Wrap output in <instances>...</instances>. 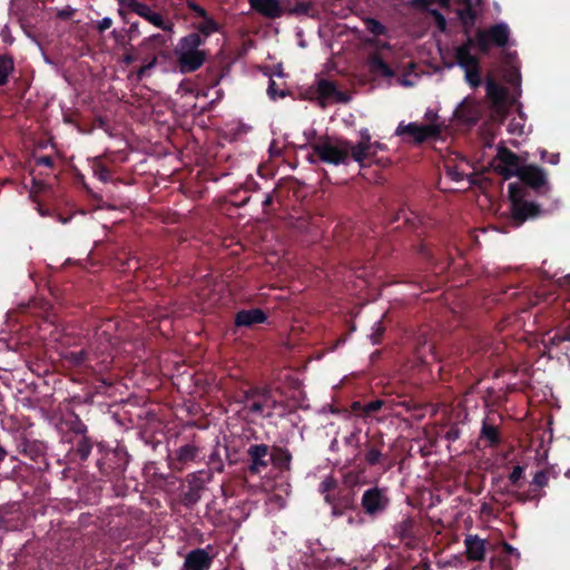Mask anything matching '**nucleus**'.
<instances>
[{"label": "nucleus", "mask_w": 570, "mask_h": 570, "mask_svg": "<svg viewBox=\"0 0 570 570\" xmlns=\"http://www.w3.org/2000/svg\"><path fill=\"white\" fill-rule=\"evenodd\" d=\"M114 328L115 323L111 320L102 322L95 332V341L91 343L90 348L69 352L67 358L75 365H81L90 362L92 357H101L100 363L108 364L115 345V338L110 334V331Z\"/></svg>", "instance_id": "nucleus-1"}, {"label": "nucleus", "mask_w": 570, "mask_h": 570, "mask_svg": "<svg viewBox=\"0 0 570 570\" xmlns=\"http://www.w3.org/2000/svg\"><path fill=\"white\" fill-rule=\"evenodd\" d=\"M243 410L257 417H272L285 413V404L276 400L268 389H253L244 392L240 400Z\"/></svg>", "instance_id": "nucleus-2"}, {"label": "nucleus", "mask_w": 570, "mask_h": 570, "mask_svg": "<svg viewBox=\"0 0 570 570\" xmlns=\"http://www.w3.org/2000/svg\"><path fill=\"white\" fill-rule=\"evenodd\" d=\"M309 148L320 161L334 166L347 165L352 158V142L330 136L318 137L309 144Z\"/></svg>", "instance_id": "nucleus-3"}, {"label": "nucleus", "mask_w": 570, "mask_h": 570, "mask_svg": "<svg viewBox=\"0 0 570 570\" xmlns=\"http://www.w3.org/2000/svg\"><path fill=\"white\" fill-rule=\"evenodd\" d=\"M381 410H385L396 416L410 412H414L413 416L415 419H421L424 415L423 409L411 400L395 401L392 399H377L364 404L360 417L366 419Z\"/></svg>", "instance_id": "nucleus-4"}, {"label": "nucleus", "mask_w": 570, "mask_h": 570, "mask_svg": "<svg viewBox=\"0 0 570 570\" xmlns=\"http://www.w3.org/2000/svg\"><path fill=\"white\" fill-rule=\"evenodd\" d=\"M524 193L518 184L509 185V198L511 202V218L517 227L521 226L525 220L538 217L541 208L533 202L523 199Z\"/></svg>", "instance_id": "nucleus-5"}, {"label": "nucleus", "mask_w": 570, "mask_h": 570, "mask_svg": "<svg viewBox=\"0 0 570 570\" xmlns=\"http://www.w3.org/2000/svg\"><path fill=\"white\" fill-rule=\"evenodd\" d=\"M429 124H417V122H410L404 124L403 121L399 124L395 130V135L399 137H405L409 136L413 142L421 144L428 139L436 138L441 134V126L435 122L438 119L436 115H433Z\"/></svg>", "instance_id": "nucleus-6"}, {"label": "nucleus", "mask_w": 570, "mask_h": 570, "mask_svg": "<svg viewBox=\"0 0 570 570\" xmlns=\"http://www.w3.org/2000/svg\"><path fill=\"white\" fill-rule=\"evenodd\" d=\"M509 27L505 23L500 22L488 29H479L476 31V47L481 52L487 53L491 45L500 48L505 47L509 42Z\"/></svg>", "instance_id": "nucleus-7"}, {"label": "nucleus", "mask_w": 570, "mask_h": 570, "mask_svg": "<svg viewBox=\"0 0 570 570\" xmlns=\"http://www.w3.org/2000/svg\"><path fill=\"white\" fill-rule=\"evenodd\" d=\"M390 502L387 490L379 487L365 490L361 499V505L370 517H377L385 512Z\"/></svg>", "instance_id": "nucleus-8"}, {"label": "nucleus", "mask_w": 570, "mask_h": 570, "mask_svg": "<svg viewBox=\"0 0 570 570\" xmlns=\"http://www.w3.org/2000/svg\"><path fill=\"white\" fill-rule=\"evenodd\" d=\"M118 2L120 7L137 13L155 27L160 28L164 31H173L174 24L171 22H166L163 16L153 11L148 4L138 0H118Z\"/></svg>", "instance_id": "nucleus-9"}, {"label": "nucleus", "mask_w": 570, "mask_h": 570, "mask_svg": "<svg viewBox=\"0 0 570 570\" xmlns=\"http://www.w3.org/2000/svg\"><path fill=\"white\" fill-rule=\"evenodd\" d=\"M497 159L499 161L497 171L502 175L504 179L517 176L523 167L519 156L503 146L498 148Z\"/></svg>", "instance_id": "nucleus-10"}, {"label": "nucleus", "mask_w": 570, "mask_h": 570, "mask_svg": "<svg viewBox=\"0 0 570 570\" xmlns=\"http://www.w3.org/2000/svg\"><path fill=\"white\" fill-rule=\"evenodd\" d=\"M317 100L321 106H325L328 101L347 102L348 96L340 91L334 81L320 79L316 87Z\"/></svg>", "instance_id": "nucleus-11"}, {"label": "nucleus", "mask_w": 570, "mask_h": 570, "mask_svg": "<svg viewBox=\"0 0 570 570\" xmlns=\"http://www.w3.org/2000/svg\"><path fill=\"white\" fill-rule=\"evenodd\" d=\"M269 446L267 444H252L247 449V455L250 464L248 471L252 474H258L268 466Z\"/></svg>", "instance_id": "nucleus-12"}, {"label": "nucleus", "mask_w": 570, "mask_h": 570, "mask_svg": "<svg viewBox=\"0 0 570 570\" xmlns=\"http://www.w3.org/2000/svg\"><path fill=\"white\" fill-rule=\"evenodd\" d=\"M487 97L492 104V109L499 117H503L507 111L508 90L498 85L493 79H488L485 83Z\"/></svg>", "instance_id": "nucleus-13"}, {"label": "nucleus", "mask_w": 570, "mask_h": 570, "mask_svg": "<svg viewBox=\"0 0 570 570\" xmlns=\"http://www.w3.org/2000/svg\"><path fill=\"white\" fill-rule=\"evenodd\" d=\"M199 454L200 446L195 441L184 444L176 450L171 468L176 471L181 472L189 463L195 462L198 459Z\"/></svg>", "instance_id": "nucleus-14"}, {"label": "nucleus", "mask_w": 570, "mask_h": 570, "mask_svg": "<svg viewBox=\"0 0 570 570\" xmlns=\"http://www.w3.org/2000/svg\"><path fill=\"white\" fill-rule=\"evenodd\" d=\"M213 559L214 557L206 549L190 550L185 557L181 570H209Z\"/></svg>", "instance_id": "nucleus-15"}, {"label": "nucleus", "mask_w": 570, "mask_h": 570, "mask_svg": "<svg viewBox=\"0 0 570 570\" xmlns=\"http://www.w3.org/2000/svg\"><path fill=\"white\" fill-rule=\"evenodd\" d=\"M517 177L535 190L548 184L547 173L535 165H523Z\"/></svg>", "instance_id": "nucleus-16"}, {"label": "nucleus", "mask_w": 570, "mask_h": 570, "mask_svg": "<svg viewBox=\"0 0 570 570\" xmlns=\"http://www.w3.org/2000/svg\"><path fill=\"white\" fill-rule=\"evenodd\" d=\"M361 140L356 144H352V159L363 167L364 160L374 155L373 145L371 142V135L367 129L361 130Z\"/></svg>", "instance_id": "nucleus-17"}, {"label": "nucleus", "mask_w": 570, "mask_h": 570, "mask_svg": "<svg viewBox=\"0 0 570 570\" xmlns=\"http://www.w3.org/2000/svg\"><path fill=\"white\" fill-rule=\"evenodd\" d=\"M176 56L181 72H194L198 70L206 59L205 51L185 52Z\"/></svg>", "instance_id": "nucleus-18"}, {"label": "nucleus", "mask_w": 570, "mask_h": 570, "mask_svg": "<svg viewBox=\"0 0 570 570\" xmlns=\"http://www.w3.org/2000/svg\"><path fill=\"white\" fill-rule=\"evenodd\" d=\"M465 553L468 560L482 561L485 556V540L476 534H469L464 539Z\"/></svg>", "instance_id": "nucleus-19"}, {"label": "nucleus", "mask_w": 570, "mask_h": 570, "mask_svg": "<svg viewBox=\"0 0 570 570\" xmlns=\"http://www.w3.org/2000/svg\"><path fill=\"white\" fill-rule=\"evenodd\" d=\"M480 439L484 440L489 446H497L501 442L494 414L487 415L482 421Z\"/></svg>", "instance_id": "nucleus-20"}, {"label": "nucleus", "mask_w": 570, "mask_h": 570, "mask_svg": "<svg viewBox=\"0 0 570 570\" xmlns=\"http://www.w3.org/2000/svg\"><path fill=\"white\" fill-rule=\"evenodd\" d=\"M265 313L261 308L242 309L235 316V325L238 327H250L264 323Z\"/></svg>", "instance_id": "nucleus-21"}, {"label": "nucleus", "mask_w": 570, "mask_h": 570, "mask_svg": "<svg viewBox=\"0 0 570 570\" xmlns=\"http://www.w3.org/2000/svg\"><path fill=\"white\" fill-rule=\"evenodd\" d=\"M248 2L252 9L267 18L276 19L283 14V8L278 0H248Z\"/></svg>", "instance_id": "nucleus-22"}, {"label": "nucleus", "mask_w": 570, "mask_h": 570, "mask_svg": "<svg viewBox=\"0 0 570 570\" xmlns=\"http://www.w3.org/2000/svg\"><path fill=\"white\" fill-rule=\"evenodd\" d=\"M415 356L422 364H429L435 361L434 344L428 338L425 334H421L416 338Z\"/></svg>", "instance_id": "nucleus-23"}, {"label": "nucleus", "mask_w": 570, "mask_h": 570, "mask_svg": "<svg viewBox=\"0 0 570 570\" xmlns=\"http://www.w3.org/2000/svg\"><path fill=\"white\" fill-rule=\"evenodd\" d=\"M269 460L279 471L291 470L292 453L286 448L273 446L269 454Z\"/></svg>", "instance_id": "nucleus-24"}, {"label": "nucleus", "mask_w": 570, "mask_h": 570, "mask_svg": "<svg viewBox=\"0 0 570 570\" xmlns=\"http://www.w3.org/2000/svg\"><path fill=\"white\" fill-rule=\"evenodd\" d=\"M204 41H205V38H203L199 33H197V32L189 33L179 40V42L175 49V53L178 55V53H185V52L202 51L199 49V47L204 43Z\"/></svg>", "instance_id": "nucleus-25"}, {"label": "nucleus", "mask_w": 570, "mask_h": 570, "mask_svg": "<svg viewBox=\"0 0 570 570\" xmlns=\"http://www.w3.org/2000/svg\"><path fill=\"white\" fill-rule=\"evenodd\" d=\"M313 10L312 0H292L283 1V13L289 16H308Z\"/></svg>", "instance_id": "nucleus-26"}, {"label": "nucleus", "mask_w": 570, "mask_h": 570, "mask_svg": "<svg viewBox=\"0 0 570 570\" xmlns=\"http://www.w3.org/2000/svg\"><path fill=\"white\" fill-rule=\"evenodd\" d=\"M557 478L558 473L552 466L541 469L533 474L531 487L539 492H546L543 489L549 484V481Z\"/></svg>", "instance_id": "nucleus-27"}, {"label": "nucleus", "mask_w": 570, "mask_h": 570, "mask_svg": "<svg viewBox=\"0 0 570 570\" xmlns=\"http://www.w3.org/2000/svg\"><path fill=\"white\" fill-rule=\"evenodd\" d=\"M415 520L413 517L406 514L397 522L393 530L394 533L402 540H411L414 538Z\"/></svg>", "instance_id": "nucleus-28"}, {"label": "nucleus", "mask_w": 570, "mask_h": 570, "mask_svg": "<svg viewBox=\"0 0 570 570\" xmlns=\"http://www.w3.org/2000/svg\"><path fill=\"white\" fill-rule=\"evenodd\" d=\"M383 441L377 443L367 442L365 444L364 460L370 466L377 465L383 459L382 453Z\"/></svg>", "instance_id": "nucleus-29"}, {"label": "nucleus", "mask_w": 570, "mask_h": 570, "mask_svg": "<svg viewBox=\"0 0 570 570\" xmlns=\"http://www.w3.org/2000/svg\"><path fill=\"white\" fill-rule=\"evenodd\" d=\"M455 59L458 65L464 70L479 66L478 58L468 50V46H459L455 49Z\"/></svg>", "instance_id": "nucleus-30"}, {"label": "nucleus", "mask_w": 570, "mask_h": 570, "mask_svg": "<svg viewBox=\"0 0 570 570\" xmlns=\"http://www.w3.org/2000/svg\"><path fill=\"white\" fill-rule=\"evenodd\" d=\"M551 345L560 346L564 344V355L568 360H570V320L567 325L562 330V332H557L553 336L549 338Z\"/></svg>", "instance_id": "nucleus-31"}, {"label": "nucleus", "mask_w": 570, "mask_h": 570, "mask_svg": "<svg viewBox=\"0 0 570 570\" xmlns=\"http://www.w3.org/2000/svg\"><path fill=\"white\" fill-rule=\"evenodd\" d=\"M368 66L372 72L380 73L385 78H392L395 75L394 70L377 53L370 57Z\"/></svg>", "instance_id": "nucleus-32"}, {"label": "nucleus", "mask_w": 570, "mask_h": 570, "mask_svg": "<svg viewBox=\"0 0 570 570\" xmlns=\"http://www.w3.org/2000/svg\"><path fill=\"white\" fill-rule=\"evenodd\" d=\"M336 489L337 480L331 474L325 476L318 487V491L324 495L326 503H332L334 498H337V495L334 493Z\"/></svg>", "instance_id": "nucleus-33"}, {"label": "nucleus", "mask_w": 570, "mask_h": 570, "mask_svg": "<svg viewBox=\"0 0 570 570\" xmlns=\"http://www.w3.org/2000/svg\"><path fill=\"white\" fill-rule=\"evenodd\" d=\"M546 492H539L538 490L533 489L531 487V489H529L528 491H524V492H519V491H515L512 493L513 498L519 502V503H527V502H533L535 503V505H538L541 501L542 498L546 497Z\"/></svg>", "instance_id": "nucleus-34"}, {"label": "nucleus", "mask_w": 570, "mask_h": 570, "mask_svg": "<svg viewBox=\"0 0 570 570\" xmlns=\"http://www.w3.org/2000/svg\"><path fill=\"white\" fill-rule=\"evenodd\" d=\"M14 70L13 58L9 55L0 56V87L8 83L9 76Z\"/></svg>", "instance_id": "nucleus-35"}, {"label": "nucleus", "mask_w": 570, "mask_h": 570, "mask_svg": "<svg viewBox=\"0 0 570 570\" xmlns=\"http://www.w3.org/2000/svg\"><path fill=\"white\" fill-rule=\"evenodd\" d=\"M92 441L88 436L80 438L76 444L75 453L81 461H86L92 450Z\"/></svg>", "instance_id": "nucleus-36"}, {"label": "nucleus", "mask_w": 570, "mask_h": 570, "mask_svg": "<svg viewBox=\"0 0 570 570\" xmlns=\"http://www.w3.org/2000/svg\"><path fill=\"white\" fill-rule=\"evenodd\" d=\"M202 492L198 489L188 487L181 494V503L187 508L195 505L200 500Z\"/></svg>", "instance_id": "nucleus-37"}, {"label": "nucleus", "mask_w": 570, "mask_h": 570, "mask_svg": "<svg viewBox=\"0 0 570 570\" xmlns=\"http://www.w3.org/2000/svg\"><path fill=\"white\" fill-rule=\"evenodd\" d=\"M458 17L465 28H471L475 22V12L470 3L458 11Z\"/></svg>", "instance_id": "nucleus-38"}, {"label": "nucleus", "mask_w": 570, "mask_h": 570, "mask_svg": "<svg viewBox=\"0 0 570 570\" xmlns=\"http://www.w3.org/2000/svg\"><path fill=\"white\" fill-rule=\"evenodd\" d=\"M365 29L374 36H382L386 33V28L383 23L374 18L364 19Z\"/></svg>", "instance_id": "nucleus-39"}, {"label": "nucleus", "mask_w": 570, "mask_h": 570, "mask_svg": "<svg viewBox=\"0 0 570 570\" xmlns=\"http://www.w3.org/2000/svg\"><path fill=\"white\" fill-rule=\"evenodd\" d=\"M204 475H205V472H203V471H198V472L188 474L186 478L188 487L203 491L205 488V483H206V479L204 478Z\"/></svg>", "instance_id": "nucleus-40"}, {"label": "nucleus", "mask_w": 570, "mask_h": 570, "mask_svg": "<svg viewBox=\"0 0 570 570\" xmlns=\"http://www.w3.org/2000/svg\"><path fill=\"white\" fill-rule=\"evenodd\" d=\"M204 19L205 20L202 23H199L197 28H198L199 35L202 33L206 38L217 30V23L207 17Z\"/></svg>", "instance_id": "nucleus-41"}, {"label": "nucleus", "mask_w": 570, "mask_h": 570, "mask_svg": "<svg viewBox=\"0 0 570 570\" xmlns=\"http://www.w3.org/2000/svg\"><path fill=\"white\" fill-rule=\"evenodd\" d=\"M465 79L473 87H478L481 83L479 66L465 69Z\"/></svg>", "instance_id": "nucleus-42"}, {"label": "nucleus", "mask_w": 570, "mask_h": 570, "mask_svg": "<svg viewBox=\"0 0 570 570\" xmlns=\"http://www.w3.org/2000/svg\"><path fill=\"white\" fill-rule=\"evenodd\" d=\"M94 175L102 183H108L111 180L110 170L102 164L95 165Z\"/></svg>", "instance_id": "nucleus-43"}, {"label": "nucleus", "mask_w": 570, "mask_h": 570, "mask_svg": "<svg viewBox=\"0 0 570 570\" xmlns=\"http://www.w3.org/2000/svg\"><path fill=\"white\" fill-rule=\"evenodd\" d=\"M524 466L522 465H515L511 473L509 474V481L511 482V484L515 485V487H520V481L523 479L524 476Z\"/></svg>", "instance_id": "nucleus-44"}, {"label": "nucleus", "mask_w": 570, "mask_h": 570, "mask_svg": "<svg viewBox=\"0 0 570 570\" xmlns=\"http://www.w3.org/2000/svg\"><path fill=\"white\" fill-rule=\"evenodd\" d=\"M267 94H268L269 98L273 100H276L277 98H283L286 96L285 91L278 90L277 85H276L275 80H273V79H269V81H268Z\"/></svg>", "instance_id": "nucleus-45"}, {"label": "nucleus", "mask_w": 570, "mask_h": 570, "mask_svg": "<svg viewBox=\"0 0 570 570\" xmlns=\"http://www.w3.org/2000/svg\"><path fill=\"white\" fill-rule=\"evenodd\" d=\"M445 174L446 176L452 179L453 181H461L464 178V174L459 170L456 166H446L445 167Z\"/></svg>", "instance_id": "nucleus-46"}, {"label": "nucleus", "mask_w": 570, "mask_h": 570, "mask_svg": "<svg viewBox=\"0 0 570 570\" xmlns=\"http://www.w3.org/2000/svg\"><path fill=\"white\" fill-rule=\"evenodd\" d=\"M383 333H384V327L381 324V322L374 323V325L372 327V333L370 335V338H371L372 343L373 344H379Z\"/></svg>", "instance_id": "nucleus-47"}, {"label": "nucleus", "mask_w": 570, "mask_h": 570, "mask_svg": "<svg viewBox=\"0 0 570 570\" xmlns=\"http://www.w3.org/2000/svg\"><path fill=\"white\" fill-rule=\"evenodd\" d=\"M430 14L435 19L439 30L444 31L446 28V20L444 16L436 9L430 10Z\"/></svg>", "instance_id": "nucleus-48"}, {"label": "nucleus", "mask_w": 570, "mask_h": 570, "mask_svg": "<svg viewBox=\"0 0 570 570\" xmlns=\"http://www.w3.org/2000/svg\"><path fill=\"white\" fill-rule=\"evenodd\" d=\"M434 2L435 0H410L409 6L430 12L431 9H429V7Z\"/></svg>", "instance_id": "nucleus-49"}, {"label": "nucleus", "mask_w": 570, "mask_h": 570, "mask_svg": "<svg viewBox=\"0 0 570 570\" xmlns=\"http://www.w3.org/2000/svg\"><path fill=\"white\" fill-rule=\"evenodd\" d=\"M540 158H541V160L547 161L551 165H557L560 161V155L558 153L549 154L544 149L540 151Z\"/></svg>", "instance_id": "nucleus-50"}, {"label": "nucleus", "mask_w": 570, "mask_h": 570, "mask_svg": "<svg viewBox=\"0 0 570 570\" xmlns=\"http://www.w3.org/2000/svg\"><path fill=\"white\" fill-rule=\"evenodd\" d=\"M523 128H524L523 122L512 120V121H510V124L508 126V131L512 135L521 136L524 132Z\"/></svg>", "instance_id": "nucleus-51"}, {"label": "nucleus", "mask_w": 570, "mask_h": 570, "mask_svg": "<svg viewBox=\"0 0 570 570\" xmlns=\"http://www.w3.org/2000/svg\"><path fill=\"white\" fill-rule=\"evenodd\" d=\"M157 63V58L154 57L151 61H149L148 63L141 66L139 68V70L137 71V78L140 80L142 79L150 69H153Z\"/></svg>", "instance_id": "nucleus-52"}, {"label": "nucleus", "mask_w": 570, "mask_h": 570, "mask_svg": "<svg viewBox=\"0 0 570 570\" xmlns=\"http://www.w3.org/2000/svg\"><path fill=\"white\" fill-rule=\"evenodd\" d=\"M360 442V430L355 429L347 436L344 438V443L346 445H355L357 446Z\"/></svg>", "instance_id": "nucleus-53"}, {"label": "nucleus", "mask_w": 570, "mask_h": 570, "mask_svg": "<svg viewBox=\"0 0 570 570\" xmlns=\"http://www.w3.org/2000/svg\"><path fill=\"white\" fill-rule=\"evenodd\" d=\"M71 429L76 434L80 435V438L87 436V425L82 423L80 420L77 419Z\"/></svg>", "instance_id": "nucleus-54"}, {"label": "nucleus", "mask_w": 570, "mask_h": 570, "mask_svg": "<svg viewBox=\"0 0 570 570\" xmlns=\"http://www.w3.org/2000/svg\"><path fill=\"white\" fill-rule=\"evenodd\" d=\"M112 24V19L109 17H105L97 23V30L99 32H104L105 30L109 29Z\"/></svg>", "instance_id": "nucleus-55"}, {"label": "nucleus", "mask_w": 570, "mask_h": 570, "mask_svg": "<svg viewBox=\"0 0 570 570\" xmlns=\"http://www.w3.org/2000/svg\"><path fill=\"white\" fill-rule=\"evenodd\" d=\"M337 501L344 510L353 507V498L350 495L337 497Z\"/></svg>", "instance_id": "nucleus-56"}, {"label": "nucleus", "mask_w": 570, "mask_h": 570, "mask_svg": "<svg viewBox=\"0 0 570 570\" xmlns=\"http://www.w3.org/2000/svg\"><path fill=\"white\" fill-rule=\"evenodd\" d=\"M332 507V515L337 518L343 515L344 509L340 507V503L337 501V498H334V501L332 503H328Z\"/></svg>", "instance_id": "nucleus-57"}, {"label": "nucleus", "mask_w": 570, "mask_h": 570, "mask_svg": "<svg viewBox=\"0 0 570 570\" xmlns=\"http://www.w3.org/2000/svg\"><path fill=\"white\" fill-rule=\"evenodd\" d=\"M188 8L202 18H206V10L194 1H188Z\"/></svg>", "instance_id": "nucleus-58"}, {"label": "nucleus", "mask_w": 570, "mask_h": 570, "mask_svg": "<svg viewBox=\"0 0 570 570\" xmlns=\"http://www.w3.org/2000/svg\"><path fill=\"white\" fill-rule=\"evenodd\" d=\"M460 438V430L455 426H452L449 431L445 433V439L449 441H455Z\"/></svg>", "instance_id": "nucleus-59"}, {"label": "nucleus", "mask_w": 570, "mask_h": 570, "mask_svg": "<svg viewBox=\"0 0 570 570\" xmlns=\"http://www.w3.org/2000/svg\"><path fill=\"white\" fill-rule=\"evenodd\" d=\"M37 164L46 167H52L53 160L50 156H41L37 159Z\"/></svg>", "instance_id": "nucleus-60"}, {"label": "nucleus", "mask_w": 570, "mask_h": 570, "mask_svg": "<svg viewBox=\"0 0 570 570\" xmlns=\"http://www.w3.org/2000/svg\"><path fill=\"white\" fill-rule=\"evenodd\" d=\"M363 406H364V404L358 401L353 402L352 411L360 416V413L363 412Z\"/></svg>", "instance_id": "nucleus-61"}, {"label": "nucleus", "mask_w": 570, "mask_h": 570, "mask_svg": "<svg viewBox=\"0 0 570 570\" xmlns=\"http://www.w3.org/2000/svg\"><path fill=\"white\" fill-rule=\"evenodd\" d=\"M146 41H157V42H164V37L159 33L153 35L149 38L146 39Z\"/></svg>", "instance_id": "nucleus-62"}, {"label": "nucleus", "mask_w": 570, "mask_h": 570, "mask_svg": "<svg viewBox=\"0 0 570 570\" xmlns=\"http://www.w3.org/2000/svg\"><path fill=\"white\" fill-rule=\"evenodd\" d=\"M462 46H468V50L470 51L473 46H476V38H468V40Z\"/></svg>", "instance_id": "nucleus-63"}, {"label": "nucleus", "mask_w": 570, "mask_h": 570, "mask_svg": "<svg viewBox=\"0 0 570 570\" xmlns=\"http://www.w3.org/2000/svg\"><path fill=\"white\" fill-rule=\"evenodd\" d=\"M273 203V194H267L263 200V206L267 207Z\"/></svg>", "instance_id": "nucleus-64"}]
</instances>
